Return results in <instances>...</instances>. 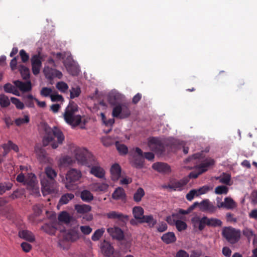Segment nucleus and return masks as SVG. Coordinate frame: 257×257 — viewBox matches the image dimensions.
I'll return each instance as SVG.
<instances>
[{
	"label": "nucleus",
	"mask_w": 257,
	"mask_h": 257,
	"mask_svg": "<svg viewBox=\"0 0 257 257\" xmlns=\"http://www.w3.org/2000/svg\"><path fill=\"white\" fill-rule=\"evenodd\" d=\"M39 131L44 134L42 144L44 147L47 146L51 142L52 148L55 149L59 145L63 144L65 137L62 132L58 127H50L45 122L42 121L38 126Z\"/></svg>",
	"instance_id": "f257e3e1"
},
{
	"label": "nucleus",
	"mask_w": 257,
	"mask_h": 257,
	"mask_svg": "<svg viewBox=\"0 0 257 257\" xmlns=\"http://www.w3.org/2000/svg\"><path fill=\"white\" fill-rule=\"evenodd\" d=\"M107 100L109 103L113 106L112 112H131L132 104L125 100L123 95L119 93H111L108 95Z\"/></svg>",
	"instance_id": "f03ea898"
},
{
	"label": "nucleus",
	"mask_w": 257,
	"mask_h": 257,
	"mask_svg": "<svg viewBox=\"0 0 257 257\" xmlns=\"http://www.w3.org/2000/svg\"><path fill=\"white\" fill-rule=\"evenodd\" d=\"M144 209L141 206H135L133 209V214L135 218L138 220L139 223H147L150 227H153L157 223L152 215H144Z\"/></svg>",
	"instance_id": "7ed1b4c3"
},
{
	"label": "nucleus",
	"mask_w": 257,
	"mask_h": 257,
	"mask_svg": "<svg viewBox=\"0 0 257 257\" xmlns=\"http://www.w3.org/2000/svg\"><path fill=\"white\" fill-rule=\"evenodd\" d=\"M148 146L158 156H162L165 152V148L164 144L158 138H150L148 140Z\"/></svg>",
	"instance_id": "20e7f679"
},
{
	"label": "nucleus",
	"mask_w": 257,
	"mask_h": 257,
	"mask_svg": "<svg viewBox=\"0 0 257 257\" xmlns=\"http://www.w3.org/2000/svg\"><path fill=\"white\" fill-rule=\"evenodd\" d=\"M27 188L30 191V193L36 196L40 195L39 188L37 181L36 176L33 173L28 174V176L25 182Z\"/></svg>",
	"instance_id": "39448f33"
},
{
	"label": "nucleus",
	"mask_w": 257,
	"mask_h": 257,
	"mask_svg": "<svg viewBox=\"0 0 257 257\" xmlns=\"http://www.w3.org/2000/svg\"><path fill=\"white\" fill-rule=\"evenodd\" d=\"M82 174L80 171L76 169H71L68 171L66 175V179L67 183L65 184V187L69 190H73L74 187L72 184L78 181L81 177Z\"/></svg>",
	"instance_id": "423d86ee"
},
{
	"label": "nucleus",
	"mask_w": 257,
	"mask_h": 257,
	"mask_svg": "<svg viewBox=\"0 0 257 257\" xmlns=\"http://www.w3.org/2000/svg\"><path fill=\"white\" fill-rule=\"evenodd\" d=\"M41 183L43 193H52L55 192L56 181L55 180H50V179L44 177L41 179Z\"/></svg>",
	"instance_id": "0eeeda50"
},
{
	"label": "nucleus",
	"mask_w": 257,
	"mask_h": 257,
	"mask_svg": "<svg viewBox=\"0 0 257 257\" xmlns=\"http://www.w3.org/2000/svg\"><path fill=\"white\" fill-rule=\"evenodd\" d=\"M90 156L92 158V160L94 161V159L93 158L92 155L91 154H88V152L85 149H76L75 151V156L76 159L79 163L82 164V165H85L88 166H90V164L87 159V157H90Z\"/></svg>",
	"instance_id": "6e6552de"
},
{
	"label": "nucleus",
	"mask_w": 257,
	"mask_h": 257,
	"mask_svg": "<svg viewBox=\"0 0 257 257\" xmlns=\"http://www.w3.org/2000/svg\"><path fill=\"white\" fill-rule=\"evenodd\" d=\"M191 220L194 228H198L199 231H202L206 225L209 226V218L206 216L202 218L195 216L192 217Z\"/></svg>",
	"instance_id": "1a4fd4ad"
},
{
	"label": "nucleus",
	"mask_w": 257,
	"mask_h": 257,
	"mask_svg": "<svg viewBox=\"0 0 257 257\" xmlns=\"http://www.w3.org/2000/svg\"><path fill=\"white\" fill-rule=\"evenodd\" d=\"M76 113H63L64 118L68 124L76 126L79 125L83 122V124H85L87 121L85 119L82 120V118L80 115H75Z\"/></svg>",
	"instance_id": "9d476101"
},
{
	"label": "nucleus",
	"mask_w": 257,
	"mask_h": 257,
	"mask_svg": "<svg viewBox=\"0 0 257 257\" xmlns=\"http://www.w3.org/2000/svg\"><path fill=\"white\" fill-rule=\"evenodd\" d=\"M214 164V161L213 159L206 160L204 162L201 163L199 166V171L198 172H191L189 174L190 178H197L199 175L205 172L207 170V168Z\"/></svg>",
	"instance_id": "9b49d317"
},
{
	"label": "nucleus",
	"mask_w": 257,
	"mask_h": 257,
	"mask_svg": "<svg viewBox=\"0 0 257 257\" xmlns=\"http://www.w3.org/2000/svg\"><path fill=\"white\" fill-rule=\"evenodd\" d=\"M131 113H112V118L107 119L105 113H100L101 119L104 124L107 126H112L114 122V117L123 119L129 117Z\"/></svg>",
	"instance_id": "f8f14e48"
},
{
	"label": "nucleus",
	"mask_w": 257,
	"mask_h": 257,
	"mask_svg": "<svg viewBox=\"0 0 257 257\" xmlns=\"http://www.w3.org/2000/svg\"><path fill=\"white\" fill-rule=\"evenodd\" d=\"M222 234L227 240L231 243H234L239 240V236L237 235L235 229L230 227H225L222 230Z\"/></svg>",
	"instance_id": "ddd939ff"
},
{
	"label": "nucleus",
	"mask_w": 257,
	"mask_h": 257,
	"mask_svg": "<svg viewBox=\"0 0 257 257\" xmlns=\"http://www.w3.org/2000/svg\"><path fill=\"white\" fill-rule=\"evenodd\" d=\"M44 73L46 77L50 80H53L55 77L61 79L63 76L61 71L48 66L45 67Z\"/></svg>",
	"instance_id": "4468645a"
},
{
	"label": "nucleus",
	"mask_w": 257,
	"mask_h": 257,
	"mask_svg": "<svg viewBox=\"0 0 257 257\" xmlns=\"http://www.w3.org/2000/svg\"><path fill=\"white\" fill-rule=\"evenodd\" d=\"M199 209L202 212L213 213L216 211V207L209 199H206L199 203Z\"/></svg>",
	"instance_id": "2eb2a0df"
},
{
	"label": "nucleus",
	"mask_w": 257,
	"mask_h": 257,
	"mask_svg": "<svg viewBox=\"0 0 257 257\" xmlns=\"http://www.w3.org/2000/svg\"><path fill=\"white\" fill-rule=\"evenodd\" d=\"M31 63L33 73L35 75H38L42 67L41 57L39 54L34 55L32 57Z\"/></svg>",
	"instance_id": "dca6fc26"
},
{
	"label": "nucleus",
	"mask_w": 257,
	"mask_h": 257,
	"mask_svg": "<svg viewBox=\"0 0 257 257\" xmlns=\"http://www.w3.org/2000/svg\"><path fill=\"white\" fill-rule=\"evenodd\" d=\"M80 233L78 227H74L69 230L64 235V239L68 241L74 242L80 237Z\"/></svg>",
	"instance_id": "f3484780"
},
{
	"label": "nucleus",
	"mask_w": 257,
	"mask_h": 257,
	"mask_svg": "<svg viewBox=\"0 0 257 257\" xmlns=\"http://www.w3.org/2000/svg\"><path fill=\"white\" fill-rule=\"evenodd\" d=\"M219 197L216 198L217 206L219 208H225L227 209H233L236 207V203L231 197L225 198L224 202H221L220 204H219Z\"/></svg>",
	"instance_id": "a211bd4d"
},
{
	"label": "nucleus",
	"mask_w": 257,
	"mask_h": 257,
	"mask_svg": "<svg viewBox=\"0 0 257 257\" xmlns=\"http://www.w3.org/2000/svg\"><path fill=\"white\" fill-rule=\"evenodd\" d=\"M152 167L154 170L160 173L169 174L171 171L170 166L166 163L156 162L152 165Z\"/></svg>",
	"instance_id": "6ab92c4d"
},
{
	"label": "nucleus",
	"mask_w": 257,
	"mask_h": 257,
	"mask_svg": "<svg viewBox=\"0 0 257 257\" xmlns=\"http://www.w3.org/2000/svg\"><path fill=\"white\" fill-rule=\"evenodd\" d=\"M63 63L67 71L70 74L73 76H77L78 75L79 69L71 59L68 58L66 61L63 62Z\"/></svg>",
	"instance_id": "aec40b11"
},
{
	"label": "nucleus",
	"mask_w": 257,
	"mask_h": 257,
	"mask_svg": "<svg viewBox=\"0 0 257 257\" xmlns=\"http://www.w3.org/2000/svg\"><path fill=\"white\" fill-rule=\"evenodd\" d=\"M107 232L114 239L121 241L124 239V236L123 231L118 227L114 228H108L107 229Z\"/></svg>",
	"instance_id": "412c9836"
},
{
	"label": "nucleus",
	"mask_w": 257,
	"mask_h": 257,
	"mask_svg": "<svg viewBox=\"0 0 257 257\" xmlns=\"http://www.w3.org/2000/svg\"><path fill=\"white\" fill-rule=\"evenodd\" d=\"M102 253L106 257H110L114 253V248L111 244L104 240L101 243Z\"/></svg>",
	"instance_id": "4be33fe9"
},
{
	"label": "nucleus",
	"mask_w": 257,
	"mask_h": 257,
	"mask_svg": "<svg viewBox=\"0 0 257 257\" xmlns=\"http://www.w3.org/2000/svg\"><path fill=\"white\" fill-rule=\"evenodd\" d=\"M14 84L23 92H27L32 89V84L30 81L24 82L17 80L14 82Z\"/></svg>",
	"instance_id": "5701e85b"
},
{
	"label": "nucleus",
	"mask_w": 257,
	"mask_h": 257,
	"mask_svg": "<svg viewBox=\"0 0 257 257\" xmlns=\"http://www.w3.org/2000/svg\"><path fill=\"white\" fill-rule=\"evenodd\" d=\"M188 182V180L187 179H183L179 181H171L170 183L168 184L167 187L172 189L174 190H176V189L181 190L182 187L186 185Z\"/></svg>",
	"instance_id": "b1692460"
},
{
	"label": "nucleus",
	"mask_w": 257,
	"mask_h": 257,
	"mask_svg": "<svg viewBox=\"0 0 257 257\" xmlns=\"http://www.w3.org/2000/svg\"><path fill=\"white\" fill-rule=\"evenodd\" d=\"M121 169L120 165L115 163L113 164L110 168L111 179L114 181H117L121 175Z\"/></svg>",
	"instance_id": "393cba45"
},
{
	"label": "nucleus",
	"mask_w": 257,
	"mask_h": 257,
	"mask_svg": "<svg viewBox=\"0 0 257 257\" xmlns=\"http://www.w3.org/2000/svg\"><path fill=\"white\" fill-rule=\"evenodd\" d=\"M131 163L133 167L138 169H142L144 167V157L133 156V160Z\"/></svg>",
	"instance_id": "a878e982"
},
{
	"label": "nucleus",
	"mask_w": 257,
	"mask_h": 257,
	"mask_svg": "<svg viewBox=\"0 0 257 257\" xmlns=\"http://www.w3.org/2000/svg\"><path fill=\"white\" fill-rule=\"evenodd\" d=\"M3 148L4 150V156L7 155L11 150H13L16 152H18L19 150L18 146L11 141H9L7 143L3 144Z\"/></svg>",
	"instance_id": "bb28decb"
},
{
	"label": "nucleus",
	"mask_w": 257,
	"mask_h": 257,
	"mask_svg": "<svg viewBox=\"0 0 257 257\" xmlns=\"http://www.w3.org/2000/svg\"><path fill=\"white\" fill-rule=\"evenodd\" d=\"M161 239L164 243L168 244L175 242L176 241V237L174 232H168L162 235Z\"/></svg>",
	"instance_id": "cd10ccee"
},
{
	"label": "nucleus",
	"mask_w": 257,
	"mask_h": 257,
	"mask_svg": "<svg viewBox=\"0 0 257 257\" xmlns=\"http://www.w3.org/2000/svg\"><path fill=\"white\" fill-rule=\"evenodd\" d=\"M19 236L29 242H33L35 241V237L32 232L28 230H22L19 232Z\"/></svg>",
	"instance_id": "c85d7f7f"
},
{
	"label": "nucleus",
	"mask_w": 257,
	"mask_h": 257,
	"mask_svg": "<svg viewBox=\"0 0 257 257\" xmlns=\"http://www.w3.org/2000/svg\"><path fill=\"white\" fill-rule=\"evenodd\" d=\"M23 100L25 104L28 107H34V102L36 101L37 98H35L32 94H23Z\"/></svg>",
	"instance_id": "c756f323"
},
{
	"label": "nucleus",
	"mask_w": 257,
	"mask_h": 257,
	"mask_svg": "<svg viewBox=\"0 0 257 257\" xmlns=\"http://www.w3.org/2000/svg\"><path fill=\"white\" fill-rule=\"evenodd\" d=\"M58 219L60 222L68 224L73 220V217L70 216L67 212L63 211L59 214Z\"/></svg>",
	"instance_id": "7c9ffc66"
},
{
	"label": "nucleus",
	"mask_w": 257,
	"mask_h": 257,
	"mask_svg": "<svg viewBox=\"0 0 257 257\" xmlns=\"http://www.w3.org/2000/svg\"><path fill=\"white\" fill-rule=\"evenodd\" d=\"M125 196L124 190L120 187H117L112 194V198L114 200H122Z\"/></svg>",
	"instance_id": "2f4dec72"
},
{
	"label": "nucleus",
	"mask_w": 257,
	"mask_h": 257,
	"mask_svg": "<svg viewBox=\"0 0 257 257\" xmlns=\"http://www.w3.org/2000/svg\"><path fill=\"white\" fill-rule=\"evenodd\" d=\"M36 153L37 158L41 163H46L49 162V158L44 149L40 148L37 151Z\"/></svg>",
	"instance_id": "473e14b6"
},
{
	"label": "nucleus",
	"mask_w": 257,
	"mask_h": 257,
	"mask_svg": "<svg viewBox=\"0 0 257 257\" xmlns=\"http://www.w3.org/2000/svg\"><path fill=\"white\" fill-rule=\"evenodd\" d=\"M75 209L78 213L83 214L90 211L91 210V207L87 204H77L75 205Z\"/></svg>",
	"instance_id": "72a5a7b5"
},
{
	"label": "nucleus",
	"mask_w": 257,
	"mask_h": 257,
	"mask_svg": "<svg viewBox=\"0 0 257 257\" xmlns=\"http://www.w3.org/2000/svg\"><path fill=\"white\" fill-rule=\"evenodd\" d=\"M80 197L83 201L86 202H90L94 198L93 194L87 190H84L81 192Z\"/></svg>",
	"instance_id": "f704fd0d"
},
{
	"label": "nucleus",
	"mask_w": 257,
	"mask_h": 257,
	"mask_svg": "<svg viewBox=\"0 0 257 257\" xmlns=\"http://www.w3.org/2000/svg\"><path fill=\"white\" fill-rule=\"evenodd\" d=\"M115 146L120 155H125L127 154L128 148L124 144H120L118 141H116Z\"/></svg>",
	"instance_id": "c9c22d12"
},
{
	"label": "nucleus",
	"mask_w": 257,
	"mask_h": 257,
	"mask_svg": "<svg viewBox=\"0 0 257 257\" xmlns=\"http://www.w3.org/2000/svg\"><path fill=\"white\" fill-rule=\"evenodd\" d=\"M90 173L95 176L102 178L104 176L103 170L99 167H92L90 170Z\"/></svg>",
	"instance_id": "e433bc0d"
},
{
	"label": "nucleus",
	"mask_w": 257,
	"mask_h": 257,
	"mask_svg": "<svg viewBox=\"0 0 257 257\" xmlns=\"http://www.w3.org/2000/svg\"><path fill=\"white\" fill-rule=\"evenodd\" d=\"M18 68L23 79L27 80L29 78L30 70L28 68L23 65H20Z\"/></svg>",
	"instance_id": "4c0bfd02"
},
{
	"label": "nucleus",
	"mask_w": 257,
	"mask_h": 257,
	"mask_svg": "<svg viewBox=\"0 0 257 257\" xmlns=\"http://www.w3.org/2000/svg\"><path fill=\"white\" fill-rule=\"evenodd\" d=\"M145 194V193L144 189L141 187L139 188L134 193L133 197L134 200L136 202H140Z\"/></svg>",
	"instance_id": "58836bf2"
},
{
	"label": "nucleus",
	"mask_w": 257,
	"mask_h": 257,
	"mask_svg": "<svg viewBox=\"0 0 257 257\" xmlns=\"http://www.w3.org/2000/svg\"><path fill=\"white\" fill-rule=\"evenodd\" d=\"M74 197V195L72 193H66L63 195L59 201V204L63 205L68 203V202Z\"/></svg>",
	"instance_id": "ea45409f"
},
{
	"label": "nucleus",
	"mask_w": 257,
	"mask_h": 257,
	"mask_svg": "<svg viewBox=\"0 0 257 257\" xmlns=\"http://www.w3.org/2000/svg\"><path fill=\"white\" fill-rule=\"evenodd\" d=\"M45 173L47 176V178L50 179V180L54 179L57 176L56 172L51 167H47L45 169Z\"/></svg>",
	"instance_id": "a19ab883"
},
{
	"label": "nucleus",
	"mask_w": 257,
	"mask_h": 257,
	"mask_svg": "<svg viewBox=\"0 0 257 257\" xmlns=\"http://www.w3.org/2000/svg\"><path fill=\"white\" fill-rule=\"evenodd\" d=\"M104 229L103 228H101L100 229H97L93 234L92 235L91 239L93 241H97L99 239V238L102 236L103 233L104 232Z\"/></svg>",
	"instance_id": "79ce46f5"
},
{
	"label": "nucleus",
	"mask_w": 257,
	"mask_h": 257,
	"mask_svg": "<svg viewBox=\"0 0 257 257\" xmlns=\"http://www.w3.org/2000/svg\"><path fill=\"white\" fill-rule=\"evenodd\" d=\"M56 87L57 89L63 93L66 92L69 88L67 84L63 81L58 82L56 84Z\"/></svg>",
	"instance_id": "37998d69"
},
{
	"label": "nucleus",
	"mask_w": 257,
	"mask_h": 257,
	"mask_svg": "<svg viewBox=\"0 0 257 257\" xmlns=\"http://www.w3.org/2000/svg\"><path fill=\"white\" fill-rule=\"evenodd\" d=\"M10 104V101L8 96L4 94L0 95V105L3 107L8 106Z\"/></svg>",
	"instance_id": "c03bdc74"
},
{
	"label": "nucleus",
	"mask_w": 257,
	"mask_h": 257,
	"mask_svg": "<svg viewBox=\"0 0 257 257\" xmlns=\"http://www.w3.org/2000/svg\"><path fill=\"white\" fill-rule=\"evenodd\" d=\"M228 191V188L226 186L220 185L215 189V193L216 194H226Z\"/></svg>",
	"instance_id": "a18cd8bd"
},
{
	"label": "nucleus",
	"mask_w": 257,
	"mask_h": 257,
	"mask_svg": "<svg viewBox=\"0 0 257 257\" xmlns=\"http://www.w3.org/2000/svg\"><path fill=\"white\" fill-rule=\"evenodd\" d=\"M70 92V98L73 99L79 96L81 93L80 88L78 86L75 87H72Z\"/></svg>",
	"instance_id": "49530a36"
},
{
	"label": "nucleus",
	"mask_w": 257,
	"mask_h": 257,
	"mask_svg": "<svg viewBox=\"0 0 257 257\" xmlns=\"http://www.w3.org/2000/svg\"><path fill=\"white\" fill-rule=\"evenodd\" d=\"M43 227L45 232L50 235H54L57 229V228L55 225H49L47 224Z\"/></svg>",
	"instance_id": "de8ad7c7"
},
{
	"label": "nucleus",
	"mask_w": 257,
	"mask_h": 257,
	"mask_svg": "<svg viewBox=\"0 0 257 257\" xmlns=\"http://www.w3.org/2000/svg\"><path fill=\"white\" fill-rule=\"evenodd\" d=\"M209 227H215L217 226H221L222 223L219 219L211 218H209Z\"/></svg>",
	"instance_id": "09e8293b"
},
{
	"label": "nucleus",
	"mask_w": 257,
	"mask_h": 257,
	"mask_svg": "<svg viewBox=\"0 0 257 257\" xmlns=\"http://www.w3.org/2000/svg\"><path fill=\"white\" fill-rule=\"evenodd\" d=\"M176 228L179 231H182L185 230L187 227V224L183 221L177 220L175 222Z\"/></svg>",
	"instance_id": "8fccbe9b"
},
{
	"label": "nucleus",
	"mask_w": 257,
	"mask_h": 257,
	"mask_svg": "<svg viewBox=\"0 0 257 257\" xmlns=\"http://www.w3.org/2000/svg\"><path fill=\"white\" fill-rule=\"evenodd\" d=\"M78 111V106L77 104L72 101L69 103V104L66 109L65 112H75Z\"/></svg>",
	"instance_id": "3c124183"
},
{
	"label": "nucleus",
	"mask_w": 257,
	"mask_h": 257,
	"mask_svg": "<svg viewBox=\"0 0 257 257\" xmlns=\"http://www.w3.org/2000/svg\"><path fill=\"white\" fill-rule=\"evenodd\" d=\"M11 100L12 103L15 104L17 108L23 109L24 108V103L21 102L19 99L15 97H11Z\"/></svg>",
	"instance_id": "603ef678"
},
{
	"label": "nucleus",
	"mask_w": 257,
	"mask_h": 257,
	"mask_svg": "<svg viewBox=\"0 0 257 257\" xmlns=\"http://www.w3.org/2000/svg\"><path fill=\"white\" fill-rule=\"evenodd\" d=\"M200 195L198 194L197 189L191 190L186 195V199L189 201H191L194 197V196H198Z\"/></svg>",
	"instance_id": "864d4df0"
},
{
	"label": "nucleus",
	"mask_w": 257,
	"mask_h": 257,
	"mask_svg": "<svg viewBox=\"0 0 257 257\" xmlns=\"http://www.w3.org/2000/svg\"><path fill=\"white\" fill-rule=\"evenodd\" d=\"M29 122V117L28 115H25L24 118H18L15 120V123L18 126L23 123H27Z\"/></svg>",
	"instance_id": "5fc2aeb1"
},
{
	"label": "nucleus",
	"mask_w": 257,
	"mask_h": 257,
	"mask_svg": "<svg viewBox=\"0 0 257 257\" xmlns=\"http://www.w3.org/2000/svg\"><path fill=\"white\" fill-rule=\"evenodd\" d=\"M52 89L51 88L43 87L40 91V94L44 97L50 96Z\"/></svg>",
	"instance_id": "6e6d98bb"
},
{
	"label": "nucleus",
	"mask_w": 257,
	"mask_h": 257,
	"mask_svg": "<svg viewBox=\"0 0 257 257\" xmlns=\"http://www.w3.org/2000/svg\"><path fill=\"white\" fill-rule=\"evenodd\" d=\"M12 185L11 184H6L5 183H0V194H3L7 190L11 189Z\"/></svg>",
	"instance_id": "4d7b16f0"
},
{
	"label": "nucleus",
	"mask_w": 257,
	"mask_h": 257,
	"mask_svg": "<svg viewBox=\"0 0 257 257\" xmlns=\"http://www.w3.org/2000/svg\"><path fill=\"white\" fill-rule=\"evenodd\" d=\"M20 56L23 63H26L28 61L29 59V55L24 50L22 49L20 50Z\"/></svg>",
	"instance_id": "13d9d810"
},
{
	"label": "nucleus",
	"mask_w": 257,
	"mask_h": 257,
	"mask_svg": "<svg viewBox=\"0 0 257 257\" xmlns=\"http://www.w3.org/2000/svg\"><path fill=\"white\" fill-rule=\"evenodd\" d=\"M223 175L224 177L220 179V182L226 185H229L231 178L230 175L225 173H223Z\"/></svg>",
	"instance_id": "bf43d9fd"
},
{
	"label": "nucleus",
	"mask_w": 257,
	"mask_h": 257,
	"mask_svg": "<svg viewBox=\"0 0 257 257\" xmlns=\"http://www.w3.org/2000/svg\"><path fill=\"white\" fill-rule=\"evenodd\" d=\"M51 101L53 102L62 101L64 100L63 96L58 94H53L50 95Z\"/></svg>",
	"instance_id": "052dcab7"
},
{
	"label": "nucleus",
	"mask_w": 257,
	"mask_h": 257,
	"mask_svg": "<svg viewBox=\"0 0 257 257\" xmlns=\"http://www.w3.org/2000/svg\"><path fill=\"white\" fill-rule=\"evenodd\" d=\"M22 249L26 252H28L32 249V245L26 242H23L21 245Z\"/></svg>",
	"instance_id": "680f3d73"
},
{
	"label": "nucleus",
	"mask_w": 257,
	"mask_h": 257,
	"mask_svg": "<svg viewBox=\"0 0 257 257\" xmlns=\"http://www.w3.org/2000/svg\"><path fill=\"white\" fill-rule=\"evenodd\" d=\"M202 153H198L192 155L191 156L189 157L187 159H186L185 162L187 163L190 162L192 159H200L202 158Z\"/></svg>",
	"instance_id": "e2e57ef3"
},
{
	"label": "nucleus",
	"mask_w": 257,
	"mask_h": 257,
	"mask_svg": "<svg viewBox=\"0 0 257 257\" xmlns=\"http://www.w3.org/2000/svg\"><path fill=\"white\" fill-rule=\"evenodd\" d=\"M81 232L86 235H88L92 231V228L89 226H81L80 227Z\"/></svg>",
	"instance_id": "0e129e2a"
},
{
	"label": "nucleus",
	"mask_w": 257,
	"mask_h": 257,
	"mask_svg": "<svg viewBox=\"0 0 257 257\" xmlns=\"http://www.w3.org/2000/svg\"><path fill=\"white\" fill-rule=\"evenodd\" d=\"M119 214V213L116 211H111L107 214V217L109 219H118L120 217Z\"/></svg>",
	"instance_id": "69168bd1"
},
{
	"label": "nucleus",
	"mask_w": 257,
	"mask_h": 257,
	"mask_svg": "<svg viewBox=\"0 0 257 257\" xmlns=\"http://www.w3.org/2000/svg\"><path fill=\"white\" fill-rule=\"evenodd\" d=\"M15 86L10 83H7L4 86V89L5 92L8 93L13 92L14 90Z\"/></svg>",
	"instance_id": "338daca9"
},
{
	"label": "nucleus",
	"mask_w": 257,
	"mask_h": 257,
	"mask_svg": "<svg viewBox=\"0 0 257 257\" xmlns=\"http://www.w3.org/2000/svg\"><path fill=\"white\" fill-rule=\"evenodd\" d=\"M189 254L184 250L180 249L176 254L175 257H189Z\"/></svg>",
	"instance_id": "774afa93"
}]
</instances>
